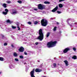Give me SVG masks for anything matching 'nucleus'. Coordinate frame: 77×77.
Wrapping results in <instances>:
<instances>
[{"instance_id":"nucleus-32","label":"nucleus","mask_w":77,"mask_h":77,"mask_svg":"<svg viewBox=\"0 0 77 77\" xmlns=\"http://www.w3.org/2000/svg\"><path fill=\"white\" fill-rule=\"evenodd\" d=\"M12 29H16V27L14 26H12Z\"/></svg>"},{"instance_id":"nucleus-13","label":"nucleus","mask_w":77,"mask_h":77,"mask_svg":"<svg viewBox=\"0 0 77 77\" xmlns=\"http://www.w3.org/2000/svg\"><path fill=\"white\" fill-rule=\"evenodd\" d=\"M41 70H40V69H36L35 70V72H41Z\"/></svg>"},{"instance_id":"nucleus-11","label":"nucleus","mask_w":77,"mask_h":77,"mask_svg":"<svg viewBox=\"0 0 77 77\" xmlns=\"http://www.w3.org/2000/svg\"><path fill=\"white\" fill-rule=\"evenodd\" d=\"M64 62L65 63L66 65V66H68V61H67V60H65L64 61Z\"/></svg>"},{"instance_id":"nucleus-36","label":"nucleus","mask_w":77,"mask_h":77,"mask_svg":"<svg viewBox=\"0 0 77 77\" xmlns=\"http://www.w3.org/2000/svg\"><path fill=\"white\" fill-rule=\"evenodd\" d=\"M57 12L58 13V14H60L61 13V12L59 11H57Z\"/></svg>"},{"instance_id":"nucleus-4","label":"nucleus","mask_w":77,"mask_h":77,"mask_svg":"<svg viewBox=\"0 0 77 77\" xmlns=\"http://www.w3.org/2000/svg\"><path fill=\"white\" fill-rule=\"evenodd\" d=\"M45 5H42L41 4H39L38 5V8L40 10H43L45 8Z\"/></svg>"},{"instance_id":"nucleus-40","label":"nucleus","mask_w":77,"mask_h":77,"mask_svg":"<svg viewBox=\"0 0 77 77\" xmlns=\"http://www.w3.org/2000/svg\"><path fill=\"white\" fill-rule=\"evenodd\" d=\"M57 24H59V23H58V22H57Z\"/></svg>"},{"instance_id":"nucleus-42","label":"nucleus","mask_w":77,"mask_h":77,"mask_svg":"<svg viewBox=\"0 0 77 77\" xmlns=\"http://www.w3.org/2000/svg\"><path fill=\"white\" fill-rule=\"evenodd\" d=\"M38 62H39V61H38Z\"/></svg>"},{"instance_id":"nucleus-30","label":"nucleus","mask_w":77,"mask_h":77,"mask_svg":"<svg viewBox=\"0 0 77 77\" xmlns=\"http://www.w3.org/2000/svg\"><path fill=\"white\" fill-rule=\"evenodd\" d=\"M53 66L54 67H56V63H54Z\"/></svg>"},{"instance_id":"nucleus-1","label":"nucleus","mask_w":77,"mask_h":77,"mask_svg":"<svg viewBox=\"0 0 77 77\" xmlns=\"http://www.w3.org/2000/svg\"><path fill=\"white\" fill-rule=\"evenodd\" d=\"M57 42L56 41L51 42L48 43L47 45V47L48 48H51V47H53L56 45Z\"/></svg>"},{"instance_id":"nucleus-44","label":"nucleus","mask_w":77,"mask_h":77,"mask_svg":"<svg viewBox=\"0 0 77 77\" xmlns=\"http://www.w3.org/2000/svg\"><path fill=\"white\" fill-rule=\"evenodd\" d=\"M17 26H18V25Z\"/></svg>"},{"instance_id":"nucleus-29","label":"nucleus","mask_w":77,"mask_h":77,"mask_svg":"<svg viewBox=\"0 0 77 77\" xmlns=\"http://www.w3.org/2000/svg\"><path fill=\"white\" fill-rule=\"evenodd\" d=\"M56 27H54V31H56Z\"/></svg>"},{"instance_id":"nucleus-41","label":"nucleus","mask_w":77,"mask_h":77,"mask_svg":"<svg viewBox=\"0 0 77 77\" xmlns=\"http://www.w3.org/2000/svg\"><path fill=\"white\" fill-rule=\"evenodd\" d=\"M24 65H25V64H26V63H24Z\"/></svg>"},{"instance_id":"nucleus-6","label":"nucleus","mask_w":77,"mask_h":77,"mask_svg":"<svg viewBox=\"0 0 77 77\" xmlns=\"http://www.w3.org/2000/svg\"><path fill=\"white\" fill-rule=\"evenodd\" d=\"M31 76L32 77H35L34 75V69L31 71L30 72Z\"/></svg>"},{"instance_id":"nucleus-16","label":"nucleus","mask_w":77,"mask_h":77,"mask_svg":"<svg viewBox=\"0 0 77 77\" xmlns=\"http://www.w3.org/2000/svg\"><path fill=\"white\" fill-rule=\"evenodd\" d=\"M59 8H62L63 7V5L61 4H60L59 5Z\"/></svg>"},{"instance_id":"nucleus-25","label":"nucleus","mask_w":77,"mask_h":77,"mask_svg":"<svg viewBox=\"0 0 77 77\" xmlns=\"http://www.w3.org/2000/svg\"><path fill=\"white\" fill-rule=\"evenodd\" d=\"M11 46L12 48H15V47L14 45H11Z\"/></svg>"},{"instance_id":"nucleus-21","label":"nucleus","mask_w":77,"mask_h":77,"mask_svg":"<svg viewBox=\"0 0 77 77\" xmlns=\"http://www.w3.org/2000/svg\"><path fill=\"white\" fill-rule=\"evenodd\" d=\"M3 14L4 15H7V14H8V13H7V12H3Z\"/></svg>"},{"instance_id":"nucleus-37","label":"nucleus","mask_w":77,"mask_h":77,"mask_svg":"<svg viewBox=\"0 0 77 77\" xmlns=\"http://www.w3.org/2000/svg\"><path fill=\"white\" fill-rule=\"evenodd\" d=\"M24 54L25 55H27V53H26V52H24Z\"/></svg>"},{"instance_id":"nucleus-18","label":"nucleus","mask_w":77,"mask_h":77,"mask_svg":"<svg viewBox=\"0 0 77 77\" xmlns=\"http://www.w3.org/2000/svg\"><path fill=\"white\" fill-rule=\"evenodd\" d=\"M72 58L74 59H77V57L76 56H74L72 57Z\"/></svg>"},{"instance_id":"nucleus-17","label":"nucleus","mask_w":77,"mask_h":77,"mask_svg":"<svg viewBox=\"0 0 77 77\" xmlns=\"http://www.w3.org/2000/svg\"><path fill=\"white\" fill-rule=\"evenodd\" d=\"M4 58L3 57H0V60L1 61H3Z\"/></svg>"},{"instance_id":"nucleus-20","label":"nucleus","mask_w":77,"mask_h":77,"mask_svg":"<svg viewBox=\"0 0 77 77\" xmlns=\"http://www.w3.org/2000/svg\"><path fill=\"white\" fill-rule=\"evenodd\" d=\"M6 3H11V1H6Z\"/></svg>"},{"instance_id":"nucleus-24","label":"nucleus","mask_w":77,"mask_h":77,"mask_svg":"<svg viewBox=\"0 0 77 77\" xmlns=\"http://www.w3.org/2000/svg\"><path fill=\"white\" fill-rule=\"evenodd\" d=\"M8 45V43H4V46H6V45Z\"/></svg>"},{"instance_id":"nucleus-12","label":"nucleus","mask_w":77,"mask_h":77,"mask_svg":"<svg viewBox=\"0 0 77 77\" xmlns=\"http://www.w3.org/2000/svg\"><path fill=\"white\" fill-rule=\"evenodd\" d=\"M50 35V32L47 33L46 35V37L48 38V36H49Z\"/></svg>"},{"instance_id":"nucleus-26","label":"nucleus","mask_w":77,"mask_h":77,"mask_svg":"<svg viewBox=\"0 0 77 77\" xmlns=\"http://www.w3.org/2000/svg\"><path fill=\"white\" fill-rule=\"evenodd\" d=\"M38 23L36 21H35L34 22V24H35V25H36V24H38Z\"/></svg>"},{"instance_id":"nucleus-27","label":"nucleus","mask_w":77,"mask_h":77,"mask_svg":"<svg viewBox=\"0 0 77 77\" xmlns=\"http://www.w3.org/2000/svg\"><path fill=\"white\" fill-rule=\"evenodd\" d=\"M17 2L19 3H22V2L21 1H17Z\"/></svg>"},{"instance_id":"nucleus-33","label":"nucleus","mask_w":77,"mask_h":77,"mask_svg":"<svg viewBox=\"0 0 77 77\" xmlns=\"http://www.w3.org/2000/svg\"><path fill=\"white\" fill-rule=\"evenodd\" d=\"M15 60L16 61H18V59L17 58H15Z\"/></svg>"},{"instance_id":"nucleus-23","label":"nucleus","mask_w":77,"mask_h":77,"mask_svg":"<svg viewBox=\"0 0 77 77\" xmlns=\"http://www.w3.org/2000/svg\"><path fill=\"white\" fill-rule=\"evenodd\" d=\"M19 57L20 58V59H23V58L24 57H23V56L22 55L20 56Z\"/></svg>"},{"instance_id":"nucleus-10","label":"nucleus","mask_w":77,"mask_h":77,"mask_svg":"<svg viewBox=\"0 0 77 77\" xmlns=\"http://www.w3.org/2000/svg\"><path fill=\"white\" fill-rule=\"evenodd\" d=\"M1 5H2V6L3 7H4V8H6V4H2V3H1Z\"/></svg>"},{"instance_id":"nucleus-8","label":"nucleus","mask_w":77,"mask_h":77,"mask_svg":"<svg viewBox=\"0 0 77 77\" xmlns=\"http://www.w3.org/2000/svg\"><path fill=\"white\" fill-rule=\"evenodd\" d=\"M69 50H70V49H69V48H67L64 50L63 52L64 53H66L68 51H69Z\"/></svg>"},{"instance_id":"nucleus-34","label":"nucleus","mask_w":77,"mask_h":77,"mask_svg":"<svg viewBox=\"0 0 77 77\" xmlns=\"http://www.w3.org/2000/svg\"><path fill=\"white\" fill-rule=\"evenodd\" d=\"M17 28H18V30H20V28L19 26H17Z\"/></svg>"},{"instance_id":"nucleus-22","label":"nucleus","mask_w":77,"mask_h":77,"mask_svg":"<svg viewBox=\"0 0 77 77\" xmlns=\"http://www.w3.org/2000/svg\"><path fill=\"white\" fill-rule=\"evenodd\" d=\"M5 12H9V11H8V10L7 9H5Z\"/></svg>"},{"instance_id":"nucleus-3","label":"nucleus","mask_w":77,"mask_h":77,"mask_svg":"<svg viewBox=\"0 0 77 77\" xmlns=\"http://www.w3.org/2000/svg\"><path fill=\"white\" fill-rule=\"evenodd\" d=\"M47 21L45 19H42L41 21V24L43 26H46L47 25Z\"/></svg>"},{"instance_id":"nucleus-28","label":"nucleus","mask_w":77,"mask_h":77,"mask_svg":"<svg viewBox=\"0 0 77 77\" xmlns=\"http://www.w3.org/2000/svg\"><path fill=\"white\" fill-rule=\"evenodd\" d=\"M28 24H32V22H28Z\"/></svg>"},{"instance_id":"nucleus-19","label":"nucleus","mask_w":77,"mask_h":77,"mask_svg":"<svg viewBox=\"0 0 77 77\" xmlns=\"http://www.w3.org/2000/svg\"><path fill=\"white\" fill-rule=\"evenodd\" d=\"M45 4H50V2H44Z\"/></svg>"},{"instance_id":"nucleus-15","label":"nucleus","mask_w":77,"mask_h":77,"mask_svg":"<svg viewBox=\"0 0 77 77\" xmlns=\"http://www.w3.org/2000/svg\"><path fill=\"white\" fill-rule=\"evenodd\" d=\"M7 23H10V24H11V23H12V22L11 21L9 20H8L7 21Z\"/></svg>"},{"instance_id":"nucleus-7","label":"nucleus","mask_w":77,"mask_h":77,"mask_svg":"<svg viewBox=\"0 0 77 77\" xmlns=\"http://www.w3.org/2000/svg\"><path fill=\"white\" fill-rule=\"evenodd\" d=\"M57 9H58V6H57L56 7L52 10V12H56V11L57 10Z\"/></svg>"},{"instance_id":"nucleus-35","label":"nucleus","mask_w":77,"mask_h":77,"mask_svg":"<svg viewBox=\"0 0 77 77\" xmlns=\"http://www.w3.org/2000/svg\"><path fill=\"white\" fill-rule=\"evenodd\" d=\"M73 50L75 51L76 50V49H75V48H73Z\"/></svg>"},{"instance_id":"nucleus-14","label":"nucleus","mask_w":77,"mask_h":77,"mask_svg":"<svg viewBox=\"0 0 77 77\" xmlns=\"http://www.w3.org/2000/svg\"><path fill=\"white\" fill-rule=\"evenodd\" d=\"M13 55L15 57H17V56H18V55L15 52H14V54H13Z\"/></svg>"},{"instance_id":"nucleus-31","label":"nucleus","mask_w":77,"mask_h":77,"mask_svg":"<svg viewBox=\"0 0 77 77\" xmlns=\"http://www.w3.org/2000/svg\"><path fill=\"white\" fill-rule=\"evenodd\" d=\"M65 0H59V2H63V1H64Z\"/></svg>"},{"instance_id":"nucleus-2","label":"nucleus","mask_w":77,"mask_h":77,"mask_svg":"<svg viewBox=\"0 0 77 77\" xmlns=\"http://www.w3.org/2000/svg\"><path fill=\"white\" fill-rule=\"evenodd\" d=\"M39 36L37 38V39H40V41H42L43 39V33H42V29H40L39 30Z\"/></svg>"},{"instance_id":"nucleus-39","label":"nucleus","mask_w":77,"mask_h":77,"mask_svg":"<svg viewBox=\"0 0 77 77\" xmlns=\"http://www.w3.org/2000/svg\"><path fill=\"white\" fill-rule=\"evenodd\" d=\"M36 45H38V43H35Z\"/></svg>"},{"instance_id":"nucleus-38","label":"nucleus","mask_w":77,"mask_h":77,"mask_svg":"<svg viewBox=\"0 0 77 77\" xmlns=\"http://www.w3.org/2000/svg\"><path fill=\"white\" fill-rule=\"evenodd\" d=\"M34 10H35V11H37L38 10V9H37V8H35L34 9Z\"/></svg>"},{"instance_id":"nucleus-43","label":"nucleus","mask_w":77,"mask_h":77,"mask_svg":"<svg viewBox=\"0 0 77 77\" xmlns=\"http://www.w3.org/2000/svg\"><path fill=\"white\" fill-rule=\"evenodd\" d=\"M0 74H1V72H0Z\"/></svg>"},{"instance_id":"nucleus-5","label":"nucleus","mask_w":77,"mask_h":77,"mask_svg":"<svg viewBox=\"0 0 77 77\" xmlns=\"http://www.w3.org/2000/svg\"><path fill=\"white\" fill-rule=\"evenodd\" d=\"M11 14L14 15V14H15L18 13V11H16L15 9H12V11L11 12Z\"/></svg>"},{"instance_id":"nucleus-9","label":"nucleus","mask_w":77,"mask_h":77,"mask_svg":"<svg viewBox=\"0 0 77 77\" xmlns=\"http://www.w3.org/2000/svg\"><path fill=\"white\" fill-rule=\"evenodd\" d=\"M19 50L20 52H23L24 51V48L23 47H21Z\"/></svg>"}]
</instances>
